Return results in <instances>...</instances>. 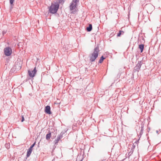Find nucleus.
I'll return each instance as SVG.
<instances>
[{
    "mask_svg": "<svg viewBox=\"0 0 161 161\" xmlns=\"http://www.w3.org/2000/svg\"><path fill=\"white\" fill-rule=\"evenodd\" d=\"M140 139V138H139V140H138V141H136V143H137L139 142V140Z\"/></svg>",
    "mask_w": 161,
    "mask_h": 161,
    "instance_id": "29",
    "label": "nucleus"
},
{
    "mask_svg": "<svg viewBox=\"0 0 161 161\" xmlns=\"http://www.w3.org/2000/svg\"><path fill=\"white\" fill-rule=\"evenodd\" d=\"M60 139H59V138L57 137V139H56L54 141V143L55 145H57Z\"/></svg>",
    "mask_w": 161,
    "mask_h": 161,
    "instance_id": "15",
    "label": "nucleus"
},
{
    "mask_svg": "<svg viewBox=\"0 0 161 161\" xmlns=\"http://www.w3.org/2000/svg\"><path fill=\"white\" fill-rule=\"evenodd\" d=\"M158 132H159V131L158 130H156V133H157V134H158Z\"/></svg>",
    "mask_w": 161,
    "mask_h": 161,
    "instance_id": "28",
    "label": "nucleus"
},
{
    "mask_svg": "<svg viewBox=\"0 0 161 161\" xmlns=\"http://www.w3.org/2000/svg\"><path fill=\"white\" fill-rule=\"evenodd\" d=\"M143 128V126L142 125H141V128Z\"/></svg>",
    "mask_w": 161,
    "mask_h": 161,
    "instance_id": "30",
    "label": "nucleus"
},
{
    "mask_svg": "<svg viewBox=\"0 0 161 161\" xmlns=\"http://www.w3.org/2000/svg\"><path fill=\"white\" fill-rule=\"evenodd\" d=\"M24 120H25V118H24V116L22 115V117H21V122H23L24 121Z\"/></svg>",
    "mask_w": 161,
    "mask_h": 161,
    "instance_id": "18",
    "label": "nucleus"
},
{
    "mask_svg": "<svg viewBox=\"0 0 161 161\" xmlns=\"http://www.w3.org/2000/svg\"><path fill=\"white\" fill-rule=\"evenodd\" d=\"M32 150L30 149H28L27 150V154H26V157H29L30 155L31 154V152H32Z\"/></svg>",
    "mask_w": 161,
    "mask_h": 161,
    "instance_id": "11",
    "label": "nucleus"
},
{
    "mask_svg": "<svg viewBox=\"0 0 161 161\" xmlns=\"http://www.w3.org/2000/svg\"><path fill=\"white\" fill-rule=\"evenodd\" d=\"M65 132H66L64 131H62V132H61L60 134L63 135L65 133Z\"/></svg>",
    "mask_w": 161,
    "mask_h": 161,
    "instance_id": "20",
    "label": "nucleus"
},
{
    "mask_svg": "<svg viewBox=\"0 0 161 161\" xmlns=\"http://www.w3.org/2000/svg\"><path fill=\"white\" fill-rule=\"evenodd\" d=\"M79 1V0H74L72 1V2L76 4L77 2H78Z\"/></svg>",
    "mask_w": 161,
    "mask_h": 161,
    "instance_id": "17",
    "label": "nucleus"
},
{
    "mask_svg": "<svg viewBox=\"0 0 161 161\" xmlns=\"http://www.w3.org/2000/svg\"><path fill=\"white\" fill-rule=\"evenodd\" d=\"M92 25L91 24H89V26L86 27V31L88 32L91 31L92 30Z\"/></svg>",
    "mask_w": 161,
    "mask_h": 161,
    "instance_id": "10",
    "label": "nucleus"
},
{
    "mask_svg": "<svg viewBox=\"0 0 161 161\" xmlns=\"http://www.w3.org/2000/svg\"><path fill=\"white\" fill-rule=\"evenodd\" d=\"M6 31H3V35H4V34H5L6 33Z\"/></svg>",
    "mask_w": 161,
    "mask_h": 161,
    "instance_id": "22",
    "label": "nucleus"
},
{
    "mask_svg": "<svg viewBox=\"0 0 161 161\" xmlns=\"http://www.w3.org/2000/svg\"><path fill=\"white\" fill-rule=\"evenodd\" d=\"M142 63V61H138L137 64L134 67L133 69V71L134 72H138L141 68V66Z\"/></svg>",
    "mask_w": 161,
    "mask_h": 161,
    "instance_id": "4",
    "label": "nucleus"
},
{
    "mask_svg": "<svg viewBox=\"0 0 161 161\" xmlns=\"http://www.w3.org/2000/svg\"><path fill=\"white\" fill-rule=\"evenodd\" d=\"M159 131H160V132H161V130L159 129Z\"/></svg>",
    "mask_w": 161,
    "mask_h": 161,
    "instance_id": "31",
    "label": "nucleus"
},
{
    "mask_svg": "<svg viewBox=\"0 0 161 161\" xmlns=\"http://www.w3.org/2000/svg\"><path fill=\"white\" fill-rule=\"evenodd\" d=\"M58 137L59 138V139L60 140L63 137V135L60 134L59 135H58Z\"/></svg>",
    "mask_w": 161,
    "mask_h": 161,
    "instance_id": "16",
    "label": "nucleus"
},
{
    "mask_svg": "<svg viewBox=\"0 0 161 161\" xmlns=\"http://www.w3.org/2000/svg\"><path fill=\"white\" fill-rule=\"evenodd\" d=\"M100 50L98 45L95 47L93 53L91 54V55L90 57V61L91 62H93L95 61L96 59L98 56L99 52Z\"/></svg>",
    "mask_w": 161,
    "mask_h": 161,
    "instance_id": "1",
    "label": "nucleus"
},
{
    "mask_svg": "<svg viewBox=\"0 0 161 161\" xmlns=\"http://www.w3.org/2000/svg\"><path fill=\"white\" fill-rule=\"evenodd\" d=\"M44 112L47 114H52V112L51 111V107L50 106L47 105L45 107Z\"/></svg>",
    "mask_w": 161,
    "mask_h": 161,
    "instance_id": "6",
    "label": "nucleus"
},
{
    "mask_svg": "<svg viewBox=\"0 0 161 161\" xmlns=\"http://www.w3.org/2000/svg\"><path fill=\"white\" fill-rule=\"evenodd\" d=\"M144 46L143 44H140L138 45V48L140 51V53H142L144 49Z\"/></svg>",
    "mask_w": 161,
    "mask_h": 161,
    "instance_id": "8",
    "label": "nucleus"
},
{
    "mask_svg": "<svg viewBox=\"0 0 161 161\" xmlns=\"http://www.w3.org/2000/svg\"><path fill=\"white\" fill-rule=\"evenodd\" d=\"M105 59V58L103 56H102L99 60L98 63H102L103 62V60Z\"/></svg>",
    "mask_w": 161,
    "mask_h": 161,
    "instance_id": "14",
    "label": "nucleus"
},
{
    "mask_svg": "<svg viewBox=\"0 0 161 161\" xmlns=\"http://www.w3.org/2000/svg\"><path fill=\"white\" fill-rule=\"evenodd\" d=\"M21 66H19V68H17L18 69H21Z\"/></svg>",
    "mask_w": 161,
    "mask_h": 161,
    "instance_id": "25",
    "label": "nucleus"
},
{
    "mask_svg": "<svg viewBox=\"0 0 161 161\" xmlns=\"http://www.w3.org/2000/svg\"><path fill=\"white\" fill-rule=\"evenodd\" d=\"M14 1V0H9L10 3V10H11L13 8V4Z\"/></svg>",
    "mask_w": 161,
    "mask_h": 161,
    "instance_id": "12",
    "label": "nucleus"
},
{
    "mask_svg": "<svg viewBox=\"0 0 161 161\" xmlns=\"http://www.w3.org/2000/svg\"><path fill=\"white\" fill-rule=\"evenodd\" d=\"M142 133H143V132H141V131L140 132V135L141 136L142 135Z\"/></svg>",
    "mask_w": 161,
    "mask_h": 161,
    "instance_id": "23",
    "label": "nucleus"
},
{
    "mask_svg": "<svg viewBox=\"0 0 161 161\" xmlns=\"http://www.w3.org/2000/svg\"><path fill=\"white\" fill-rule=\"evenodd\" d=\"M51 136V132L49 130L48 132V133L47 134L46 136V139L47 140H49Z\"/></svg>",
    "mask_w": 161,
    "mask_h": 161,
    "instance_id": "9",
    "label": "nucleus"
},
{
    "mask_svg": "<svg viewBox=\"0 0 161 161\" xmlns=\"http://www.w3.org/2000/svg\"><path fill=\"white\" fill-rule=\"evenodd\" d=\"M52 161H54L53 160Z\"/></svg>",
    "mask_w": 161,
    "mask_h": 161,
    "instance_id": "34",
    "label": "nucleus"
},
{
    "mask_svg": "<svg viewBox=\"0 0 161 161\" xmlns=\"http://www.w3.org/2000/svg\"><path fill=\"white\" fill-rule=\"evenodd\" d=\"M80 161H82V159L80 160Z\"/></svg>",
    "mask_w": 161,
    "mask_h": 161,
    "instance_id": "33",
    "label": "nucleus"
},
{
    "mask_svg": "<svg viewBox=\"0 0 161 161\" xmlns=\"http://www.w3.org/2000/svg\"><path fill=\"white\" fill-rule=\"evenodd\" d=\"M34 147V146H33V145L32 144L31 145L30 147V148H29V149H31V150H32V149L33 148V147Z\"/></svg>",
    "mask_w": 161,
    "mask_h": 161,
    "instance_id": "19",
    "label": "nucleus"
},
{
    "mask_svg": "<svg viewBox=\"0 0 161 161\" xmlns=\"http://www.w3.org/2000/svg\"><path fill=\"white\" fill-rule=\"evenodd\" d=\"M36 144V142L35 141L33 144L32 145H33L34 146H35V144Z\"/></svg>",
    "mask_w": 161,
    "mask_h": 161,
    "instance_id": "26",
    "label": "nucleus"
},
{
    "mask_svg": "<svg viewBox=\"0 0 161 161\" xmlns=\"http://www.w3.org/2000/svg\"><path fill=\"white\" fill-rule=\"evenodd\" d=\"M76 4L72 2L69 6L70 9L71 11L73 10L76 7Z\"/></svg>",
    "mask_w": 161,
    "mask_h": 161,
    "instance_id": "7",
    "label": "nucleus"
},
{
    "mask_svg": "<svg viewBox=\"0 0 161 161\" xmlns=\"http://www.w3.org/2000/svg\"><path fill=\"white\" fill-rule=\"evenodd\" d=\"M6 145H7L6 144H5V146L6 147Z\"/></svg>",
    "mask_w": 161,
    "mask_h": 161,
    "instance_id": "32",
    "label": "nucleus"
},
{
    "mask_svg": "<svg viewBox=\"0 0 161 161\" xmlns=\"http://www.w3.org/2000/svg\"><path fill=\"white\" fill-rule=\"evenodd\" d=\"M75 11H72V12H71V13L72 14H75Z\"/></svg>",
    "mask_w": 161,
    "mask_h": 161,
    "instance_id": "27",
    "label": "nucleus"
},
{
    "mask_svg": "<svg viewBox=\"0 0 161 161\" xmlns=\"http://www.w3.org/2000/svg\"><path fill=\"white\" fill-rule=\"evenodd\" d=\"M124 31H119V32L117 33V36L118 37L120 36L121 35H123L124 34Z\"/></svg>",
    "mask_w": 161,
    "mask_h": 161,
    "instance_id": "13",
    "label": "nucleus"
},
{
    "mask_svg": "<svg viewBox=\"0 0 161 161\" xmlns=\"http://www.w3.org/2000/svg\"><path fill=\"white\" fill-rule=\"evenodd\" d=\"M144 130V129H143V128H141V130H140V131H141V132H143V131Z\"/></svg>",
    "mask_w": 161,
    "mask_h": 161,
    "instance_id": "21",
    "label": "nucleus"
},
{
    "mask_svg": "<svg viewBox=\"0 0 161 161\" xmlns=\"http://www.w3.org/2000/svg\"><path fill=\"white\" fill-rule=\"evenodd\" d=\"M36 72L37 70L36 67H35L33 70H29L28 71V73L29 76L32 78L35 76V75L36 74Z\"/></svg>",
    "mask_w": 161,
    "mask_h": 161,
    "instance_id": "5",
    "label": "nucleus"
},
{
    "mask_svg": "<svg viewBox=\"0 0 161 161\" xmlns=\"http://www.w3.org/2000/svg\"><path fill=\"white\" fill-rule=\"evenodd\" d=\"M4 54L7 56H10L12 53V50L9 47H7L4 49Z\"/></svg>",
    "mask_w": 161,
    "mask_h": 161,
    "instance_id": "3",
    "label": "nucleus"
},
{
    "mask_svg": "<svg viewBox=\"0 0 161 161\" xmlns=\"http://www.w3.org/2000/svg\"><path fill=\"white\" fill-rule=\"evenodd\" d=\"M27 157H26V158H25L24 159V161H27Z\"/></svg>",
    "mask_w": 161,
    "mask_h": 161,
    "instance_id": "24",
    "label": "nucleus"
},
{
    "mask_svg": "<svg viewBox=\"0 0 161 161\" xmlns=\"http://www.w3.org/2000/svg\"><path fill=\"white\" fill-rule=\"evenodd\" d=\"M59 5L58 4H53L52 3L49 7V11L52 14L56 13L59 8Z\"/></svg>",
    "mask_w": 161,
    "mask_h": 161,
    "instance_id": "2",
    "label": "nucleus"
}]
</instances>
